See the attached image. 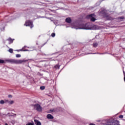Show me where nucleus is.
Here are the masks:
<instances>
[{"label":"nucleus","mask_w":125,"mask_h":125,"mask_svg":"<svg viewBox=\"0 0 125 125\" xmlns=\"http://www.w3.org/2000/svg\"><path fill=\"white\" fill-rule=\"evenodd\" d=\"M72 28L76 30H98L99 27L97 25L92 26L91 23L74 24Z\"/></svg>","instance_id":"nucleus-1"},{"label":"nucleus","mask_w":125,"mask_h":125,"mask_svg":"<svg viewBox=\"0 0 125 125\" xmlns=\"http://www.w3.org/2000/svg\"><path fill=\"white\" fill-rule=\"evenodd\" d=\"M8 62H10V63H12V64H22V63H25L26 60H14V59H10L8 60Z\"/></svg>","instance_id":"nucleus-2"},{"label":"nucleus","mask_w":125,"mask_h":125,"mask_svg":"<svg viewBox=\"0 0 125 125\" xmlns=\"http://www.w3.org/2000/svg\"><path fill=\"white\" fill-rule=\"evenodd\" d=\"M34 109L38 111V112H42V107L40 105V104H36L33 105Z\"/></svg>","instance_id":"nucleus-3"},{"label":"nucleus","mask_w":125,"mask_h":125,"mask_svg":"<svg viewBox=\"0 0 125 125\" xmlns=\"http://www.w3.org/2000/svg\"><path fill=\"white\" fill-rule=\"evenodd\" d=\"M95 16H96L94 14H92L88 15L87 16V18H90L91 21H92V22H94V21H95V20H96V19L94 18V17H95Z\"/></svg>","instance_id":"nucleus-4"},{"label":"nucleus","mask_w":125,"mask_h":125,"mask_svg":"<svg viewBox=\"0 0 125 125\" xmlns=\"http://www.w3.org/2000/svg\"><path fill=\"white\" fill-rule=\"evenodd\" d=\"M106 123L104 124V125H116V122H111L110 120H105Z\"/></svg>","instance_id":"nucleus-5"},{"label":"nucleus","mask_w":125,"mask_h":125,"mask_svg":"<svg viewBox=\"0 0 125 125\" xmlns=\"http://www.w3.org/2000/svg\"><path fill=\"white\" fill-rule=\"evenodd\" d=\"M24 26H30V28H32V21L29 20H27L25 22Z\"/></svg>","instance_id":"nucleus-6"},{"label":"nucleus","mask_w":125,"mask_h":125,"mask_svg":"<svg viewBox=\"0 0 125 125\" xmlns=\"http://www.w3.org/2000/svg\"><path fill=\"white\" fill-rule=\"evenodd\" d=\"M35 124L36 125H42V123L38 120H34Z\"/></svg>","instance_id":"nucleus-7"},{"label":"nucleus","mask_w":125,"mask_h":125,"mask_svg":"<svg viewBox=\"0 0 125 125\" xmlns=\"http://www.w3.org/2000/svg\"><path fill=\"white\" fill-rule=\"evenodd\" d=\"M8 115L9 117H14V116H16V114L13 113H8Z\"/></svg>","instance_id":"nucleus-8"},{"label":"nucleus","mask_w":125,"mask_h":125,"mask_svg":"<svg viewBox=\"0 0 125 125\" xmlns=\"http://www.w3.org/2000/svg\"><path fill=\"white\" fill-rule=\"evenodd\" d=\"M72 21V20L70 18H67L65 19V22L67 23H70Z\"/></svg>","instance_id":"nucleus-9"},{"label":"nucleus","mask_w":125,"mask_h":125,"mask_svg":"<svg viewBox=\"0 0 125 125\" xmlns=\"http://www.w3.org/2000/svg\"><path fill=\"white\" fill-rule=\"evenodd\" d=\"M47 118L52 120V119H53V116L51 115V114H48L47 115Z\"/></svg>","instance_id":"nucleus-10"},{"label":"nucleus","mask_w":125,"mask_h":125,"mask_svg":"<svg viewBox=\"0 0 125 125\" xmlns=\"http://www.w3.org/2000/svg\"><path fill=\"white\" fill-rule=\"evenodd\" d=\"M7 41H8V42H10L11 43H12L14 40H12V39H11V38H9V39H7Z\"/></svg>","instance_id":"nucleus-11"},{"label":"nucleus","mask_w":125,"mask_h":125,"mask_svg":"<svg viewBox=\"0 0 125 125\" xmlns=\"http://www.w3.org/2000/svg\"><path fill=\"white\" fill-rule=\"evenodd\" d=\"M93 47H97V46H98V43H97V42L93 43Z\"/></svg>","instance_id":"nucleus-12"},{"label":"nucleus","mask_w":125,"mask_h":125,"mask_svg":"<svg viewBox=\"0 0 125 125\" xmlns=\"http://www.w3.org/2000/svg\"><path fill=\"white\" fill-rule=\"evenodd\" d=\"M8 51L10 52V53H13V49H9Z\"/></svg>","instance_id":"nucleus-13"},{"label":"nucleus","mask_w":125,"mask_h":125,"mask_svg":"<svg viewBox=\"0 0 125 125\" xmlns=\"http://www.w3.org/2000/svg\"><path fill=\"white\" fill-rule=\"evenodd\" d=\"M45 88V87H44V86H42L40 87V89H41V90H43V89H44Z\"/></svg>","instance_id":"nucleus-14"},{"label":"nucleus","mask_w":125,"mask_h":125,"mask_svg":"<svg viewBox=\"0 0 125 125\" xmlns=\"http://www.w3.org/2000/svg\"><path fill=\"white\" fill-rule=\"evenodd\" d=\"M16 57H17V58H19L20 57H21V55H20V54H16Z\"/></svg>","instance_id":"nucleus-15"},{"label":"nucleus","mask_w":125,"mask_h":125,"mask_svg":"<svg viewBox=\"0 0 125 125\" xmlns=\"http://www.w3.org/2000/svg\"><path fill=\"white\" fill-rule=\"evenodd\" d=\"M17 51H27V50H24L23 48L20 50H17Z\"/></svg>","instance_id":"nucleus-16"},{"label":"nucleus","mask_w":125,"mask_h":125,"mask_svg":"<svg viewBox=\"0 0 125 125\" xmlns=\"http://www.w3.org/2000/svg\"><path fill=\"white\" fill-rule=\"evenodd\" d=\"M4 63V61L2 60H0V64H3Z\"/></svg>","instance_id":"nucleus-17"},{"label":"nucleus","mask_w":125,"mask_h":125,"mask_svg":"<svg viewBox=\"0 0 125 125\" xmlns=\"http://www.w3.org/2000/svg\"><path fill=\"white\" fill-rule=\"evenodd\" d=\"M4 103H5L4 101L2 100L0 101V104H4Z\"/></svg>","instance_id":"nucleus-18"},{"label":"nucleus","mask_w":125,"mask_h":125,"mask_svg":"<svg viewBox=\"0 0 125 125\" xmlns=\"http://www.w3.org/2000/svg\"><path fill=\"white\" fill-rule=\"evenodd\" d=\"M14 103L13 101H9V104H13Z\"/></svg>","instance_id":"nucleus-19"},{"label":"nucleus","mask_w":125,"mask_h":125,"mask_svg":"<svg viewBox=\"0 0 125 125\" xmlns=\"http://www.w3.org/2000/svg\"><path fill=\"white\" fill-rule=\"evenodd\" d=\"M51 36H52L53 38H54V37H55V33H52Z\"/></svg>","instance_id":"nucleus-20"},{"label":"nucleus","mask_w":125,"mask_h":125,"mask_svg":"<svg viewBox=\"0 0 125 125\" xmlns=\"http://www.w3.org/2000/svg\"><path fill=\"white\" fill-rule=\"evenodd\" d=\"M119 118H120V119H123V118H124V115H120L119 116Z\"/></svg>","instance_id":"nucleus-21"},{"label":"nucleus","mask_w":125,"mask_h":125,"mask_svg":"<svg viewBox=\"0 0 125 125\" xmlns=\"http://www.w3.org/2000/svg\"><path fill=\"white\" fill-rule=\"evenodd\" d=\"M55 68H56V69H59V65H57L55 66Z\"/></svg>","instance_id":"nucleus-22"},{"label":"nucleus","mask_w":125,"mask_h":125,"mask_svg":"<svg viewBox=\"0 0 125 125\" xmlns=\"http://www.w3.org/2000/svg\"><path fill=\"white\" fill-rule=\"evenodd\" d=\"M5 103H9V101H8V100H5Z\"/></svg>","instance_id":"nucleus-23"},{"label":"nucleus","mask_w":125,"mask_h":125,"mask_svg":"<svg viewBox=\"0 0 125 125\" xmlns=\"http://www.w3.org/2000/svg\"><path fill=\"white\" fill-rule=\"evenodd\" d=\"M8 97H9V98H11L12 97V95H8Z\"/></svg>","instance_id":"nucleus-24"},{"label":"nucleus","mask_w":125,"mask_h":125,"mask_svg":"<svg viewBox=\"0 0 125 125\" xmlns=\"http://www.w3.org/2000/svg\"><path fill=\"white\" fill-rule=\"evenodd\" d=\"M26 125H32V123H30L29 124H27Z\"/></svg>","instance_id":"nucleus-25"},{"label":"nucleus","mask_w":125,"mask_h":125,"mask_svg":"<svg viewBox=\"0 0 125 125\" xmlns=\"http://www.w3.org/2000/svg\"><path fill=\"white\" fill-rule=\"evenodd\" d=\"M108 20H113V18L110 17V18L108 19Z\"/></svg>","instance_id":"nucleus-26"},{"label":"nucleus","mask_w":125,"mask_h":125,"mask_svg":"<svg viewBox=\"0 0 125 125\" xmlns=\"http://www.w3.org/2000/svg\"><path fill=\"white\" fill-rule=\"evenodd\" d=\"M118 19H123V18L121 17V18H118L116 19V20H118Z\"/></svg>","instance_id":"nucleus-27"},{"label":"nucleus","mask_w":125,"mask_h":125,"mask_svg":"<svg viewBox=\"0 0 125 125\" xmlns=\"http://www.w3.org/2000/svg\"><path fill=\"white\" fill-rule=\"evenodd\" d=\"M15 122H14V121H12V124H15Z\"/></svg>","instance_id":"nucleus-28"},{"label":"nucleus","mask_w":125,"mask_h":125,"mask_svg":"<svg viewBox=\"0 0 125 125\" xmlns=\"http://www.w3.org/2000/svg\"><path fill=\"white\" fill-rule=\"evenodd\" d=\"M5 125H8V124H7V123H5Z\"/></svg>","instance_id":"nucleus-29"},{"label":"nucleus","mask_w":125,"mask_h":125,"mask_svg":"<svg viewBox=\"0 0 125 125\" xmlns=\"http://www.w3.org/2000/svg\"><path fill=\"white\" fill-rule=\"evenodd\" d=\"M32 125H34V123H32Z\"/></svg>","instance_id":"nucleus-30"},{"label":"nucleus","mask_w":125,"mask_h":125,"mask_svg":"<svg viewBox=\"0 0 125 125\" xmlns=\"http://www.w3.org/2000/svg\"><path fill=\"white\" fill-rule=\"evenodd\" d=\"M54 110H52V112H54Z\"/></svg>","instance_id":"nucleus-31"},{"label":"nucleus","mask_w":125,"mask_h":125,"mask_svg":"<svg viewBox=\"0 0 125 125\" xmlns=\"http://www.w3.org/2000/svg\"><path fill=\"white\" fill-rule=\"evenodd\" d=\"M98 122H100V121H98Z\"/></svg>","instance_id":"nucleus-32"}]
</instances>
